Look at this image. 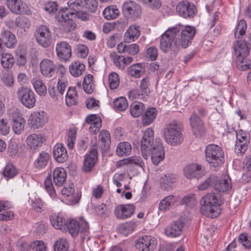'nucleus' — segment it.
Returning <instances> with one entry per match:
<instances>
[{"label":"nucleus","instance_id":"nucleus-1","mask_svg":"<svg viewBox=\"0 0 251 251\" xmlns=\"http://www.w3.org/2000/svg\"><path fill=\"white\" fill-rule=\"evenodd\" d=\"M201 213L212 218L217 217L220 213V206L223 201L214 194H207L203 196L200 201Z\"/></svg>","mask_w":251,"mask_h":251},{"label":"nucleus","instance_id":"nucleus-2","mask_svg":"<svg viewBox=\"0 0 251 251\" xmlns=\"http://www.w3.org/2000/svg\"><path fill=\"white\" fill-rule=\"evenodd\" d=\"M163 134L165 141L169 145L177 146L183 141L181 125L176 120L166 125L163 129Z\"/></svg>","mask_w":251,"mask_h":251},{"label":"nucleus","instance_id":"nucleus-3","mask_svg":"<svg viewBox=\"0 0 251 251\" xmlns=\"http://www.w3.org/2000/svg\"><path fill=\"white\" fill-rule=\"evenodd\" d=\"M207 162L213 167H218L225 162L224 152L222 148L215 144H209L205 149Z\"/></svg>","mask_w":251,"mask_h":251},{"label":"nucleus","instance_id":"nucleus-4","mask_svg":"<svg viewBox=\"0 0 251 251\" xmlns=\"http://www.w3.org/2000/svg\"><path fill=\"white\" fill-rule=\"evenodd\" d=\"M177 27L180 29V33L177 34V38L174 42L175 50H178L180 47L186 48L188 47L196 34V29L194 26L187 25L184 27Z\"/></svg>","mask_w":251,"mask_h":251},{"label":"nucleus","instance_id":"nucleus-5","mask_svg":"<svg viewBox=\"0 0 251 251\" xmlns=\"http://www.w3.org/2000/svg\"><path fill=\"white\" fill-rule=\"evenodd\" d=\"M179 30L180 29H178L177 26L173 27L168 29L161 35L160 40V48L163 52H167L171 50L174 51L178 50H175L174 46Z\"/></svg>","mask_w":251,"mask_h":251},{"label":"nucleus","instance_id":"nucleus-6","mask_svg":"<svg viewBox=\"0 0 251 251\" xmlns=\"http://www.w3.org/2000/svg\"><path fill=\"white\" fill-rule=\"evenodd\" d=\"M66 229L69 231L70 234L74 237L76 236L80 233L84 237L89 232L88 224L82 217L79 219V221L75 219L70 220L69 222L67 221L66 226Z\"/></svg>","mask_w":251,"mask_h":251},{"label":"nucleus","instance_id":"nucleus-7","mask_svg":"<svg viewBox=\"0 0 251 251\" xmlns=\"http://www.w3.org/2000/svg\"><path fill=\"white\" fill-rule=\"evenodd\" d=\"M154 131L151 128H147L143 132L141 141V151L143 157L147 159L151 154V151L155 147Z\"/></svg>","mask_w":251,"mask_h":251},{"label":"nucleus","instance_id":"nucleus-8","mask_svg":"<svg viewBox=\"0 0 251 251\" xmlns=\"http://www.w3.org/2000/svg\"><path fill=\"white\" fill-rule=\"evenodd\" d=\"M16 94L18 100L25 107L32 108L35 105V95L30 89L26 87H20Z\"/></svg>","mask_w":251,"mask_h":251},{"label":"nucleus","instance_id":"nucleus-9","mask_svg":"<svg viewBox=\"0 0 251 251\" xmlns=\"http://www.w3.org/2000/svg\"><path fill=\"white\" fill-rule=\"evenodd\" d=\"M34 36L37 43L44 48H48L52 43L51 33L49 28L45 25L37 27Z\"/></svg>","mask_w":251,"mask_h":251},{"label":"nucleus","instance_id":"nucleus-10","mask_svg":"<svg viewBox=\"0 0 251 251\" xmlns=\"http://www.w3.org/2000/svg\"><path fill=\"white\" fill-rule=\"evenodd\" d=\"M68 4L70 8L75 11L85 9L91 13H94L98 8L96 0H70Z\"/></svg>","mask_w":251,"mask_h":251},{"label":"nucleus","instance_id":"nucleus-11","mask_svg":"<svg viewBox=\"0 0 251 251\" xmlns=\"http://www.w3.org/2000/svg\"><path fill=\"white\" fill-rule=\"evenodd\" d=\"M5 3L10 11L15 14L30 15L32 14L28 6L22 0H6Z\"/></svg>","mask_w":251,"mask_h":251},{"label":"nucleus","instance_id":"nucleus-12","mask_svg":"<svg viewBox=\"0 0 251 251\" xmlns=\"http://www.w3.org/2000/svg\"><path fill=\"white\" fill-rule=\"evenodd\" d=\"M176 11L180 16L185 19H192L195 16L197 9L193 3L183 0L178 2Z\"/></svg>","mask_w":251,"mask_h":251},{"label":"nucleus","instance_id":"nucleus-13","mask_svg":"<svg viewBox=\"0 0 251 251\" xmlns=\"http://www.w3.org/2000/svg\"><path fill=\"white\" fill-rule=\"evenodd\" d=\"M124 15L133 20L139 18L141 13L140 5L132 0L125 2L122 6Z\"/></svg>","mask_w":251,"mask_h":251},{"label":"nucleus","instance_id":"nucleus-14","mask_svg":"<svg viewBox=\"0 0 251 251\" xmlns=\"http://www.w3.org/2000/svg\"><path fill=\"white\" fill-rule=\"evenodd\" d=\"M156 245L157 242L154 237L144 235L136 240L135 246L139 251H151Z\"/></svg>","mask_w":251,"mask_h":251},{"label":"nucleus","instance_id":"nucleus-15","mask_svg":"<svg viewBox=\"0 0 251 251\" xmlns=\"http://www.w3.org/2000/svg\"><path fill=\"white\" fill-rule=\"evenodd\" d=\"M155 147L151 151V159L153 164L158 165L163 161L165 157V151L162 146L161 140L159 138L155 139Z\"/></svg>","mask_w":251,"mask_h":251},{"label":"nucleus","instance_id":"nucleus-16","mask_svg":"<svg viewBox=\"0 0 251 251\" xmlns=\"http://www.w3.org/2000/svg\"><path fill=\"white\" fill-rule=\"evenodd\" d=\"M47 121L46 114L43 111L33 112L28 120L29 126L34 129L42 127Z\"/></svg>","mask_w":251,"mask_h":251},{"label":"nucleus","instance_id":"nucleus-17","mask_svg":"<svg viewBox=\"0 0 251 251\" xmlns=\"http://www.w3.org/2000/svg\"><path fill=\"white\" fill-rule=\"evenodd\" d=\"M135 207L133 204H120L114 210V214L118 219L126 220L134 213Z\"/></svg>","mask_w":251,"mask_h":251},{"label":"nucleus","instance_id":"nucleus-18","mask_svg":"<svg viewBox=\"0 0 251 251\" xmlns=\"http://www.w3.org/2000/svg\"><path fill=\"white\" fill-rule=\"evenodd\" d=\"M184 174L188 178H196L199 179L204 176L205 171L201 165L193 164L187 166L184 169Z\"/></svg>","mask_w":251,"mask_h":251},{"label":"nucleus","instance_id":"nucleus-19","mask_svg":"<svg viewBox=\"0 0 251 251\" xmlns=\"http://www.w3.org/2000/svg\"><path fill=\"white\" fill-rule=\"evenodd\" d=\"M98 159V152L96 148H93L89 153L85 155L83 169L85 172H90L93 169Z\"/></svg>","mask_w":251,"mask_h":251},{"label":"nucleus","instance_id":"nucleus-20","mask_svg":"<svg viewBox=\"0 0 251 251\" xmlns=\"http://www.w3.org/2000/svg\"><path fill=\"white\" fill-rule=\"evenodd\" d=\"M10 118L12 122V128L14 132L16 134L21 133L24 130L25 125V121L23 118L22 114L17 110L11 112Z\"/></svg>","mask_w":251,"mask_h":251},{"label":"nucleus","instance_id":"nucleus-21","mask_svg":"<svg viewBox=\"0 0 251 251\" xmlns=\"http://www.w3.org/2000/svg\"><path fill=\"white\" fill-rule=\"evenodd\" d=\"M55 50L57 56L61 60L67 61L71 56V47L67 42L61 41L57 43Z\"/></svg>","mask_w":251,"mask_h":251},{"label":"nucleus","instance_id":"nucleus-22","mask_svg":"<svg viewBox=\"0 0 251 251\" xmlns=\"http://www.w3.org/2000/svg\"><path fill=\"white\" fill-rule=\"evenodd\" d=\"M190 124L192 129L193 133L196 136H201L204 132L203 123L196 113L193 112L190 117Z\"/></svg>","mask_w":251,"mask_h":251},{"label":"nucleus","instance_id":"nucleus-23","mask_svg":"<svg viewBox=\"0 0 251 251\" xmlns=\"http://www.w3.org/2000/svg\"><path fill=\"white\" fill-rule=\"evenodd\" d=\"M41 74L47 78H50L54 75L56 66L53 62L48 59H43L40 64Z\"/></svg>","mask_w":251,"mask_h":251},{"label":"nucleus","instance_id":"nucleus-24","mask_svg":"<svg viewBox=\"0 0 251 251\" xmlns=\"http://www.w3.org/2000/svg\"><path fill=\"white\" fill-rule=\"evenodd\" d=\"M184 223L180 221H176L172 223L165 228V234L169 237H176L180 235L184 227Z\"/></svg>","mask_w":251,"mask_h":251},{"label":"nucleus","instance_id":"nucleus-25","mask_svg":"<svg viewBox=\"0 0 251 251\" xmlns=\"http://www.w3.org/2000/svg\"><path fill=\"white\" fill-rule=\"evenodd\" d=\"M234 51L237 59L240 57H246L250 53V49L248 43L245 41H236L233 45Z\"/></svg>","mask_w":251,"mask_h":251},{"label":"nucleus","instance_id":"nucleus-26","mask_svg":"<svg viewBox=\"0 0 251 251\" xmlns=\"http://www.w3.org/2000/svg\"><path fill=\"white\" fill-rule=\"evenodd\" d=\"M53 156L55 160L59 163H63L68 158L67 150L62 144H56L53 147Z\"/></svg>","mask_w":251,"mask_h":251},{"label":"nucleus","instance_id":"nucleus-27","mask_svg":"<svg viewBox=\"0 0 251 251\" xmlns=\"http://www.w3.org/2000/svg\"><path fill=\"white\" fill-rule=\"evenodd\" d=\"M177 180L176 175L168 173L165 174L160 178L161 187L164 190H169L173 188V184Z\"/></svg>","mask_w":251,"mask_h":251},{"label":"nucleus","instance_id":"nucleus-28","mask_svg":"<svg viewBox=\"0 0 251 251\" xmlns=\"http://www.w3.org/2000/svg\"><path fill=\"white\" fill-rule=\"evenodd\" d=\"M56 71V73L60 75L58 79L57 89L61 94H63L66 88L67 81L63 76L66 73V70L63 65L59 64L57 66Z\"/></svg>","mask_w":251,"mask_h":251},{"label":"nucleus","instance_id":"nucleus-29","mask_svg":"<svg viewBox=\"0 0 251 251\" xmlns=\"http://www.w3.org/2000/svg\"><path fill=\"white\" fill-rule=\"evenodd\" d=\"M1 39L3 43L7 48H14L17 44V40L15 35L10 31L3 30L1 31Z\"/></svg>","mask_w":251,"mask_h":251},{"label":"nucleus","instance_id":"nucleus-30","mask_svg":"<svg viewBox=\"0 0 251 251\" xmlns=\"http://www.w3.org/2000/svg\"><path fill=\"white\" fill-rule=\"evenodd\" d=\"M214 189L220 192H227L232 188L231 180L228 176H226L223 179L217 180L214 185Z\"/></svg>","mask_w":251,"mask_h":251},{"label":"nucleus","instance_id":"nucleus-31","mask_svg":"<svg viewBox=\"0 0 251 251\" xmlns=\"http://www.w3.org/2000/svg\"><path fill=\"white\" fill-rule=\"evenodd\" d=\"M140 35V27L138 25H133L129 26L126 30L124 38L128 42H133L137 40Z\"/></svg>","mask_w":251,"mask_h":251},{"label":"nucleus","instance_id":"nucleus-32","mask_svg":"<svg viewBox=\"0 0 251 251\" xmlns=\"http://www.w3.org/2000/svg\"><path fill=\"white\" fill-rule=\"evenodd\" d=\"M53 179L54 184L57 186H61L65 181L67 174L63 168H56L53 171Z\"/></svg>","mask_w":251,"mask_h":251},{"label":"nucleus","instance_id":"nucleus-33","mask_svg":"<svg viewBox=\"0 0 251 251\" xmlns=\"http://www.w3.org/2000/svg\"><path fill=\"white\" fill-rule=\"evenodd\" d=\"M51 225L56 229H59L64 231L67 221L64 217L60 214H53L50 217Z\"/></svg>","mask_w":251,"mask_h":251},{"label":"nucleus","instance_id":"nucleus-34","mask_svg":"<svg viewBox=\"0 0 251 251\" xmlns=\"http://www.w3.org/2000/svg\"><path fill=\"white\" fill-rule=\"evenodd\" d=\"M157 115V111L156 108L153 107L147 108L142 117V124L145 126L150 125L154 121Z\"/></svg>","mask_w":251,"mask_h":251},{"label":"nucleus","instance_id":"nucleus-35","mask_svg":"<svg viewBox=\"0 0 251 251\" xmlns=\"http://www.w3.org/2000/svg\"><path fill=\"white\" fill-rule=\"evenodd\" d=\"M237 67L241 71L251 70L248 74L247 80L251 83V60H247L245 57H240L236 59Z\"/></svg>","mask_w":251,"mask_h":251},{"label":"nucleus","instance_id":"nucleus-36","mask_svg":"<svg viewBox=\"0 0 251 251\" xmlns=\"http://www.w3.org/2000/svg\"><path fill=\"white\" fill-rule=\"evenodd\" d=\"M85 70V66L79 61H74L69 66V71L74 77L81 75Z\"/></svg>","mask_w":251,"mask_h":251},{"label":"nucleus","instance_id":"nucleus-37","mask_svg":"<svg viewBox=\"0 0 251 251\" xmlns=\"http://www.w3.org/2000/svg\"><path fill=\"white\" fill-rule=\"evenodd\" d=\"M50 159V156L48 153L42 151L34 161V166L38 169H43L47 166Z\"/></svg>","mask_w":251,"mask_h":251},{"label":"nucleus","instance_id":"nucleus-38","mask_svg":"<svg viewBox=\"0 0 251 251\" xmlns=\"http://www.w3.org/2000/svg\"><path fill=\"white\" fill-rule=\"evenodd\" d=\"M74 14L75 12H72L70 9L62 8L60 9L58 13L55 16V19L59 22L63 23L72 19Z\"/></svg>","mask_w":251,"mask_h":251},{"label":"nucleus","instance_id":"nucleus-39","mask_svg":"<svg viewBox=\"0 0 251 251\" xmlns=\"http://www.w3.org/2000/svg\"><path fill=\"white\" fill-rule=\"evenodd\" d=\"M94 77L91 74L87 75L83 81V88L84 91L87 94H91L95 89L94 84Z\"/></svg>","mask_w":251,"mask_h":251},{"label":"nucleus","instance_id":"nucleus-40","mask_svg":"<svg viewBox=\"0 0 251 251\" xmlns=\"http://www.w3.org/2000/svg\"><path fill=\"white\" fill-rule=\"evenodd\" d=\"M100 146L102 150L107 151L110 143V135L107 130H101L99 133Z\"/></svg>","mask_w":251,"mask_h":251},{"label":"nucleus","instance_id":"nucleus-41","mask_svg":"<svg viewBox=\"0 0 251 251\" xmlns=\"http://www.w3.org/2000/svg\"><path fill=\"white\" fill-rule=\"evenodd\" d=\"M145 105L140 102H134L130 106V112L132 116L139 117L145 110Z\"/></svg>","mask_w":251,"mask_h":251},{"label":"nucleus","instance_id":"nucleus-42","mask_svg":"<svg viewBox=\"0 0 251 251\" xmlns=\"http://www.w3.org/2000/svg\"><path fill=\"white\" fill-rule=\"evenodd\" d=\"M132 150L131 145L127 142H121L116 149V153L119 156L129 155Z\"/></svg>","mask_w":251,"mask_h":251},{"label":"nucleus","instance_id":"nucleus-43","mask_svg":"<svg viewBox=\"0 0 251 251\" xmlns=\"http://www.w3.org/2000/svg\"><path fill=\"white\" fill-rule=\"evenodd\" d=\"M43 137L41 134H32L29 135L26 139L27 143L30 148H35L41 146Z\"/></svg>","mask_w":251,"mask_h":251},{"label":"nucleus","instance_id":"nucleus-44","mask_svg":"<svg viewBox=\"0 0 251 251\" xmlns=\"http://www.w3.org/2000/svg\"><path fill=\"white\" fill-rule=\"evenodd\" d=\"M119 14V10L116 6L113 5L106 7L103 11V15L107 20H113L118 17Z\"/></svg>","mask_w":251,"mask_h":251},{"label":"nucleus","instance_id":"nucleus-45","mask_svg":"<svg viewBox=\"0 0 251 251\" xmlns=\"http://www.w3.org/2000/svg\"><path fill=\"white\" fill-rule=\"evenodd\" d=\"M32 83L34 89L40 96H45L47 93L46 85L43 83L42 80L40 78H33L32 80Z\"/></svg>","mask_w":251,"mask_h":251},{"label":"nucleus","instance_id":"nucleus-46","mask_svg":"<svg viewBox=\"0 0 251 251\" xmlns=\"http://www.w3.org/2000/svg\"><path fill=\"white\" fill-rule=\"evenodd\" d=\"M77 102V93L75 88L70 87L66 95V103L68 106L75 105Z\"/></svg>","mask_w":251,"mask_h":251},{"label":"nucleus","instance_id":"nucleus-47","mask_svg":"<svg viewBox=\"0 0 251 251\" xmlns=\"http://www.w3.org/2000/svg\"><path fill=\"white\" fill-rule=\"evenodd\" d=\"M1 57V64L2 67L4 69H9L12 68L14 63V59L12 55L8 53L0 54Z\"/></svg>","mask_w":251,"mask_h":251},{"label":"nucleus","instance_id":"nucleus-48","mask_svg":"<svg viewBox=\"0 0 251 251\" xmlns=\"http://www.w3.org/2000/svg\"><path fill=\"white\" fill-rule=\"evenodd\" d=\"M176 200L173 195H169L166 197L161 201L159 204V209L161 211H166L169 206L175 203Z\"/></svg>","mask_w":251,"mask_h":251},{"label":"nucleus","instance_id":"nucleus-49","mask_svg":"<svg viewBox=\"0 0 251 251\" xmlns=\"http://www.w3.org/2000/svg\"><path fill=\"white\" fill-rule=\"evenodd\" d=\"M244 170L248 172L247 174H244L242 178L246 182H249L251 178V155L247 156L244 161Z\"/></svg>","mask_w":251,"mask_h":251},{"label":"nucleus","instance_id":"nucleus-50","mask_svg":"<svg viewBox=\"0 0 251 251\" xmlns=\"http://www.w3.org/2000/svg\"><path fill=\"white\" fill-rule=\"evenodd\" d=\"M141 63L134 64L127 69L128 74L134 77H139L143 73V68Z\"/></svg>","mask_w":251,"mask_h":251},{"label":"nucleus","instance_id":"nucleus-51","mask_svg":"<svg viewBox=\"0 0 251 251\" xmlns=\"http://www.w3.org/2000/svg\"><path fill=\"white\" fill-rule=\"evenodd\" d=\"M110 58L113 61L115 65L119 69H124L126 66L125 63V56L124 55H118L115 52H112L110 53Z\"/></svg>","mask_w":251,"mask_h":251},{"label":"nucleus","instance_id":"nucleus-52","mask_svg":"<svg viewBox=\"0 0 251 251\" xmlns=\"http://www.w3.org/2000/svg\"><path fill=\"white\" fill-rule=\"evenodd\" d=\"M113 104L115 109L122 111L125 110L128 106L127 100L126 99L123 97L114 99L113 100Z\"/></svg>","mask_w":251,"mask_h":251},{"label":"nucleus","instance_id":"nucleus-53","mask_svg":"<svg viewBox=\"0 0 251 251\" xmlns=\"http://www.w3.org/2000/svg\"><path fill=\"white\" fill-rule=\"evenodd\" d=\"M247 29L246 23L244 20H241L235 28L234 36L239 38L246 33Z\"/></svg>","mask_w":251,"mask_h":251},{"label":"nucleus","instance_id":"nucleus-54","mask_svg":"<svg viewBox=\"0 0 251 251\" xmlns=\"http://www.w3.org/2000/svg\"><path fill=\"white\" fill-rule=\"evenodd\" d=\"M217 180V176L214 175H211L207 179H206L203 183H201L199 187V190L203 191L207 189L214 186L215 182Z\"/></svg>","mask_w":251,"mask_h":251},{"label":"nucleus","instance_id":"nucleus-55","mask_svg":"<svg viewBox=\"0 0 251 251\" xmlns=\"http://www.w3.org/2000/svg\"><path fill=\"white\" fill-rule=\"evenodd\" d=\"M150 85V79L148 77H145L142 79L141 81L140 85L139 86L140 91L141 93V95L143 98L148 95L150 91L149 88Z\"/></svg>","mask_w":251,"mask_h":251},{"label":"nucleus","instance_id":"nucleus-56","mask_svg":"<svg viewBox=\"0 0 251 251\" xmlns=\"http://www.w3.org/2000/svg\"><path fill=\"white\" fill-rule=\"evenodd\" d=\"M16 25L22 29L28 28L31 25L30 21L25 16H19L15 19Z\"/></svg>","mask_w":251,"mask_h":251},{"label":"nucleus","instance_id":"nucleus-57","mask_svg":"<svg viewBox=\"0 0 251 251\" xmlns=\"http://www.w3.org/2000/svg\"><path fill=\"white\" fill-rule=\"evenodd\" d=\"M45 187L51 198H54L56 197V193L51 181V176L49 175L46 178L45 182Z\"/></svg>","mask_w":251,"mask_h":251},{"label":"nucleus","instance_id":"nucleus-58","mask_svg":"<svg viewBox=\"0 0 251 251\" xmlns=\"http://www.w3.org/2000/svg\"><path fill=\"white\" fill-rule=\"evenodd\" d=\"M108 81L110 89H116L119 85V78L118 75L115 72L111 73L108 76Z\"/></svg>","mask_w":251,"mask_h":251},{"label":"nucleus","instance_id":"nucleus-59","mask_svg":"<svg viewBox=\"0 0 251 251\" xmlns=\"http://www.w3.org/2000/svg\"><path fill=\"white\" fill-rule=\"evenodd\" d=\"M68 243L64 238L59 239L54 244V251H68Z\"/></svg>","mask_w":251,"mask_h":251},{"label":"nucleus","instance_id":"nucleus-60","mask_svg":"<svg viewBox=\"0 0 251 251\" xmlns=\"http://www.w3.org/2000/svg\"><path fill=\"white\" fill-rule=\"evenodd\" d=\"M17 174V171L12 164L8 163L4 169L3 174L5 177L11 178Z\"/></svg>","mask_w":251,"mask_h":251},{"label":"nucleus","instance_id":"nucleus-61","mask_svg":"<svg viewBox=\"0 0 251 251\" xmlns=\"http://www.w3.org/2000/svg\"><path fill=\"white\" fill-rule=\"evenodd\" d=\"M59 8L58 3L55 1H48L44 6V9L50 14H55Z\"/></svg>","mask_w":251,"mask_h":251},{"label":"nucleus","instance_id":"nucleus-62","mask_svg":"<svg viewBox=\"0 0 251 251\" xmlns=\"http://www.w3.org/2000/svg\"><path fill=\"white\" fill-rule=\"evenodd\" d=\"M236 138L238 141H242L246 143H249L251 135L249 133L243 131L242 130H238L236 132Z\"/></svg>","mask_w":251,"mask_h":251},{"label":"nucleus","instance_id":"nucleus-63","mask_svg":"<svg viewBox=\"0 0 251 251\" xmlns=\"http://www.w3.org/2000/svg\"><path fill=\"white\" fill-rule=\"evenodd\" d=\"M145 55L147 58L152 61L156 59L158 56V50L155 47H150L146 50Z\"/></svg>","mask_w":251,"mask_h":251},{"label":"nucleus","instance_id":"nucleus-64","mask_svg":"<svg viewBox=\"0 0 251 251\" xmlns=\"http://www.w3.org/2000/svg\"><path fill=\"white\" fill-rule=\"evenodd\" d=\"M31 206L34 209L39 212H42L44 209V203L39 198L31 200Z\"/></svg>","mask_w":251,"mask_h":251}]
</instances>
